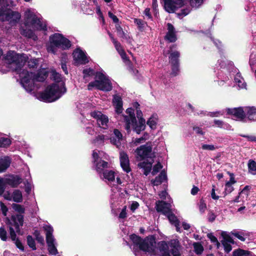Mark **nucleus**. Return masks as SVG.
Masks as SVG:
<instances>
[{"instance_id":"obj_1","label":"nucleus","mask_w":256,"mask_h":256,"mask_svg":"<svg viewBox=\"0 0 256 256\" xmlns=\"http://www.w3.org/2000/svg\"><path fill=\"white\" fill-rule=\"evenodd\" d=\"M48 74V71L44 68L40 69L36 74L23 70L22 72L20 73V83L27 92H32L34 90L35 82H44L47 78Z\"/></svg>"},{"instance_id":"obj_2","label":"nucleus","mask_w":256,"mask_h":256,"mask_svg":"<svg viewBox=\"0 0 256 256\" xmlns=\"http://www.w3.org/2000/svg\"><path fill=\"white\" fill-rule=\"evenodd\" d=\"M66 92V88L64 82L58 84L53 83L48 86L40 94V98L44 102H54Z\"/></svg>"},{"instance_id":"obj_3","label":"nucleus","mask_w":256,"mask_h":256,"mask_svg":"<svg viewBox=\"0 0 256 256\" xmlns=\"http://www.w3.org/2000/svg\"><path fill=\"white\" fill-rule=\"evenodd\" d=\"M158 248L162 256H180L182 246L178 239H172L168 242L162 240L158 244Z\"/></svg>"},{"instance_id":"obj_4","label":"nucleus","mask_w":256,"mask_h":256,"mask_svg":"<svg viewBox=\"0 0 256 256\" xmlns=\"http://www.w3.org/2000/svg\"><path fill=\"white\" fill-rule=\"evenodd\" d=\"M8 2L0 1V20L8 22L12 25L16 24L19 22L21 15L18 12L13 11L8 8L9 6ZM9 2L12 4L14 2V1Z\"/></svg>"},{"instance_id":"obj_5","label":"nucleus","mask_w":256,"mask_h":256,"mask_svg":"<svg viewBox=\"0 0 256 256\" xmlns=\"http://www.w3.org/2000/svg\"><path fill=\"white\" fill-rule=\"evenodd\" d=\"M49 40L50 45L48 48V50L54 54L56 52V48L66 50L69 49L72 46L70 41L59 33H54L50 36Z\"/></svg>"},{"instance_id":"obj_6","label":"nucleus","mask_w":256,"mask_h":256,"mask_svg":"<svg viewBox=\"0 0 256 256\" xmlns=\"http://www.w3.org/2000/svg\"><path fill=\"white\" fill-rule=\"evenodd\" d=\"M96 79L88 85V90H90L95 87L97 90L104 92H108L112 90V85L110 80L102 72H96Z\"/></svg>"},{"instance_id":"obj_7","label":"nucleus","mask_w":256,"mask_h":256,"mask_svg":"<svg viewBox=\"0 0 256 256\" xmlns=\"http://www.w3.org/2000/svg\"><path fill=\"white\" fill-rule=\"evenodd\" d=\"M12 208L15 211L19 212L20 214L12 216L10 219L6 218V224L14 226L17 234L22 235V233L21 232L20 226H22L24 224V216L22 214L25 212V208L23 206L17 204H12Z\"/></svg>"},{"instance_id":"obj_8","label":"nucleus","mask_w":256,"mask_h":256,"mask_svg":"<svg viewBox=\"0 0 256 256\" xmlns=\"http://www.w3.org/2000/svg\"><path fill=\"white\" fill-rule=\"evenodd\" d=\"M176 48V44H172L170 46V50L168 51V54H170L168 60L172 69L170 76H178L180 70V54L178 50H174V49H175Z\"/></svg>"},{"instance_id":"obj_9","label":"nucleus","mask_w":256,"mask_h":256,"mask_svg":"<svg viewBox=\"0 0 256 256\" xmlns=\"http://www.w3.org/2000/svg\"><path fill=\"white\" fill-rule=\"evenodd\" d=\"M24 24L26 26H34L38 30L46 31L47 26L43 24L41 19L30 10H27L24 13Z\"/></svg>"},{"instance_id":"obj_10","label":"nucleus","mask_w":256,"mask_h":256,"mask_svg":"<svg viewBox=\"0 0 256 256\" xmlns=\"http://www.w3.org/2000/svg\"><path fill=\"white\" fill-rule=\"evenodd\" d=\"M4 58L8 64L15 66L16 71L20 70L27 61L24 54H20L13 50H9Z\"/></svg>"},{"instance_id":"obj_11","label":"nucleus","mask_w":256,"mask_h":256,"mask_svg":"<svg viewBox=\"0 0 256 256\" xmlns=\"http://www.w3.org/2000/svg\"><path fill=\"white\" fill-rule=\"evenodd\" d=\"M126 112L129 114L128 117L130 120H131L133 131L135 132L137 134H140L142 131L146 129L145 120L143 118H140L138 122L134 113V110L132 108H127Z\"/></svg>"},{"instance_id":"obj_12","label":"nucleus","mask_w":256,"mask_h":256,"mask_svg":"<svg viewBox=\"0 0 256 256\" xmlns=\"http://www.w3.org/2000/svg\"><path fill=\"white\" fill-rule=\"evenodd\" d=\"M109 164L106 161H101L96 165V172L100 174L101 179H106L109 182H114L115 180L114 172L112 170H104L109 168Z\"/></svg>"},{"instance_id":"obj_13","label":"nucleus","mask_w":256,"mask_h":256,"mask_svg":"<svg viewBox=\"0 0 256 256\" xmlns=\"http://www.w3.org/2000/svg\"><path fill=\"white\" fill-rule=\"evenodd\" d=\"M152 150L151 142H147L145 144L142 145L137 148L135 152L140 156L141 160H144L146 158H151L150 156Z\"/></svg>"},{"instance_id":"obj_14","label":"nucleus","mask_w":256,"mask_h":256,"mask_svg":"<svg viewBox=\"0 0 256 256\" xmlns=\"http://www.w3.org/2000/svg\"><path fill=\"white\" fill-rule=\"evenodd\" d=\"M72 54L74 62L77 64L76 65L85 64L89 62L86 54L80 48H76Z\"/></svg>"},{"instance_id":"obj_15","label":"nucleus","mask_w":256,"mask_h":256,"mask_svg":"<svg viewBox=\"0 0 256 256\" xmlns=\"http://www.w3.org/2000/svg\"><path fill=\"white\" fill-rule=\"evenodd\" d=\"M164 10L168 13H173L185 4V1H164ZM187 4V2H186Z\"/></svg>"},{"instance_id":"obj_16","label":"nucleus","mask_w":256,"mask_h":256,"mask_svg":"<svg viewBox=\"0 0 256 256\" xmlns=\"http://www.w3.org/2000/svg\"><path fill=\"white\" fill-rule=\"evenodd\" d=\"M170 204L164 200H158L156 202L155 208L158 212H161L166 216L172 210Z\"/></svg>"},{"instance_id":"obj_17","label":"nucleus","mask_w":256,"mask_h":256,"mask_svg":"<svg viewBox=\"0 0 256 256\" xmlns=\"http://www.w3.org/2000/svg\"><path fill=\"white\" fill-rule=\"evenodd\" d=\"M120 166L122 170L126 173L130 172L132 170L130 166V160L128 154L124 151L120 153Z\"/></svg>"},{"instance_id":"obj_18","label":"nucleus","mask_w":256,"mask_h":256,"mask_svg":"<svg viewBox=\"0 0 256 256\" xmlns=\"http://www.w3.org/2000/svg\"><path fill=\"white\" fill-rule=\"evenodd\" d=\"M22 179L18 175L10 174L4 180L6 184L10 186L12 188H16L22 182Z\"/></svg>"},{"instance_id":"obj_19","label":"nucleus","mask_w":256,"mask_h":256,"mask_svg":"<svg viewBox=\"0 0 256 256\" xmlns=\"http://www.w3.org/2000/svg\"><path fill=\"white\" fill-rule=\"evenodd\" d=\"M226 112L228 114L234 116L240 120H242L246 118V112L242 107L228 108Z\"/></svg>"},{"instance_id":"obj_20","label":"nucleus","mask_w":256,"mask_h":256,"mask_svg":"<svg viewBox=\"0 0 256 256\" xmlns=\"http://www.w3.org/2000/svg\"><path fill=\"white\" fill-rule=\"evenodd\" d=\"M168 32L164 36V40L169 42H174L177 40L176 32L174 26L170 23H168Z\"/></svg>"},{"instance_id":"obj_21","label":"nucleus","mask_w":256,"mask_h":256,"mask_svg":"<svg viewBox=\"0 0 256 256\" xmlns=\"http://www.w3.org/2000/svg\"><path fill=\"white\" fill-rule=\"evenodd\" d=\"M112 102L114 106L116 112L118 114H122L123 110V102L122 97L118 94H114Z\"/></svg>"},{"instance_id":"obj_22","label":"nucleus","mask_w":256,"mask_h":256,"mask_svg":"<svg viewBox=\"0 0 256 256\" xmlns=\"http://www.w3.org/2000/svg\"><path fill=\"white\" fill-rule=\"evenodd\" d=\"M190 3V7H188L181 10V12L178 14L180 16H186L188 14L192 8H198L203 4L204 1H187Z\"/></svg>"},{"instance_id":"obj_23","label":"nucleus","mask_w":256,"mask_h":256,"mask_svg":"<svg viewBox=\"0 0 256 256\" xmlns=\"http://www.w3.org/2000/svg\"><path fill=\"white\" fill-rule=\"evenodd\" d=\"M12 158L8 156L0 158V173L4 172L10 166Z\"/></svg>"},{"instance_id":"obj_24","label":"nucleus","mask_w":256,"mask_h":256,"mask_svg":"<svg viewBox=\"0 0 256 256\" xmlns=\"http://www.w3.org/2000/svg\"><path fill=\"white\" fill-rule=\"evenodd\" d=\"M246 117L250 120H256V107H247L245 109Z\"/></svg>"},{"instance_id":"obj_25","label":"nucleus","mask_w":256,"mask_h":256,"mask_svg":"<svg viewBox=\"0 0 256 256\" xmlns=\"http://www.w3.org/2000/svg\"><path fill=\"white\" fill-rule=\"evenodd\" d=\"M138 166L140 168L144 169V174L147 176L152 170V162H148V160L144 161L138 163Z\"/></svg>"},{"instance_id":"obj_26","label":"nucleus","mask_w":256,"mask_h":256,"mask_svg":"<svg viewBox=\"0 0 256 256\" xmlns=\"http://www.w3.org/2000/svg\"><path fill=\"white\" fill-rule=\"evenodd\" d=\"M138 248L144 252H152L154 251V248H151L149 246L148 242H146V239H142Z\"/></svg>"},{"instance_id":"obj_27","label":"nucleus","mask_w":256,"mask_h":256,"mask_svg":"<svg viewBox=\"0 0 256 256\" xmlns=\"http://www.w3.org/2000/svg\"><path fill=\"white\" fill-rule=\"evenodd\" d=\"M43 229L46 232V242L55 240L53 236V228L50 225L46 224L43 226Z\"/></svg>"},{"instance_id":"obj_28","label":"nucleus","mask_w":256,"mask_h":256,"mask_svg":"<svg viewBox=\"0 0 256 256\" xmlns=\"http://www.w3.org/2000/svg\"><path fill=\"white\" fill-rule=\"evenodd\" d=\"M116 28L118 36L120 38H122L126 40L128 44L131 42L130 36L124 32L122 28L119 24H116Z\"/></svg>"},{"instance_id":"obj_29","label":"nucleus","mask_w":256,"mask_h":256,"mask_svg":"<svg viewBox=\"0 0 256 256\" xmlns=\"http://www.w3.org/2000/svg\"><path fill=\"white\" fill-rule=\"evenodd\" d=\"M158 115L153 114L148 120L146 124L152 130H155L156 128L158 122Z\"/></svg>"},{"instance_id":"obj_30","label":"nucleus","mask_w":256,"mask_h":256,"mask_svg":"<svg viewBox=\"0 0 256 256\" xmlns=\"http://www.w3.org/2000/svg\"><path fill=\"white\" fill-rule=\"evenodd\" d=\"M54 240H52L46 242L49 254L52 255H56L58 254V250L54 243Z\"/></svg>"},{"instance_id":"obj_31","label":"nucleus","mask_w":256,"mask_h":256,"mask_svg":"<svg viewBox=\"0 0 256 256\" xmlns=\"http://www.w3.org/2000/svg\"><path fill=\"white\" fill-rule=\"evenodd\" d=\"M172 224L174 225L176 227L180 226V220L176 215L172 212V210L166 215Z\"/></svg>"},{"instance_id":"obj_32","label":"nucleus","mask_w":256,"mask_h":256,"mask_svg":"<svg viewBox=\"0 0 256 256\" xmlns=\"http://www.w3.org/2000/svg\"><path fill=\"white\" fill-rule=\"evenodd\" d=\"M20 33L22 36L28 38H32L34 36L36 38L34 32L31 29L22 28L20 29Z\"/></svg>"},{"instance_id":"obj_33","label":"nucleus","mask_w":256,"mask_h":256,"mask_svg":"<svg viewBox=\"0 0 256 256\" xmlns=\"http://www.w3.org/2000/svg\"><path fill=\"white\" fill-rule=\"evenodd\" d=\"M134 22L137 26L138 30L140 32H143L144 30L146 22L144 20L140 18L134 19Z\"/></svg>"},{"instance_id":"obj_34","label":"nucleus","mask_w":256,"mask_h":256,"mask_svg":"<svg viewBox=\"0 0 256 256\" xmlns=\"http://www.w3.org/2000/svg\"><path fill=\"white\" fill-rule=\"evenodd\" d=\"M248 172L252 174H256V162L252 160H250L248 164Z\"/></svg>"},{"instance_id":"obj_35","label":"nucleus","mask_w":256,"mask_h":256,"mask_svg":"<svg viewBox=\"0 0 256 256\" xmlns=\"http://www.w3.org/2000/svg\"><path fill=\"white\" fill-rule=\"evenodd\" d=\"M12 200L16 202H22V192L20 190H15L13 192Z\"/></svg>"},{"instance_id":"obj_36","label":"nucleus","mask_w":256,"mask_h":256,"mask_svg":"<svg viewBox=\"0 0 256 256\" xmlns=\"http://www.w3.org/2000/svg\"><path fill=\"white\" fill-rule=\"evenodd\" d=\"M130 238L134 246H136V247L140 244V242L143 239L139 236L134 234H130Z\"/></svg>"},{"instance_id":"obj_37","label":"nucleus","mask_w":256,"mask_h":256,"mask_svg":"<svg viewBox=\"0 0 256 256\" xmlns=\"http://www.w3.org/2000/svg\"><path fill=\"white\" fill-rule=\"evenodd\" d=\"M12 144L11 140L8 138H0V148H7Z\"/></svg>"},{"instance_id":"obj_38","label":"nucleus","mask_w":256,"mask_h":256,"mask_svg":"<svg viewBox=\"0 0 256 256\" xmlns=\"http://www.w3.org/2000/svg\"><path fill=\"white\" fill-rule=\"evenodd\" d=\"M27 244L32 250H36V248L34 238L32 236L28 235L26 236Z\"/></svg>"},{"instance_id":"obj_39","label":"nucleus","mask_w":256,"mask_h":256,"mask_svg":"<svg viewBox=\"0 0 256 256\" xmlns=\"http://www.w3.org/2000/svg\"><path fill=\"white\" fill-rule=\"evenodd\" d=\"M33 234L35 236L36 240L38 241V243L42 245H44V238L42 236L40 235L39 230H34L33 232Z\"/></svg>"},{"instance_id":"obj_40","label":"nucleus","mask_w":256,"mask_h":256,"mask_svg":"<svg viewBox=\"0 0 256 256\" xmlns=\"http://www.w3.org/2000/svg\"><path fill=\"white\" fill-rule=\"evenodd\" d=\"M194 251L197 254H200L203 252L204 248L200 243L194 242L193 244Z\"/></svg>"},{"instance_id":"obj_41","label":"nucleus","mask_w":256,"mask_h":256,"mask_svg":"<svg viewBox=\"0 0 256 256\" xmlns=\"http://www.w3.org/2000/svg\"><path fill=\"white\" fill-rule=\"evenodd\" d=\"M92 158L93 159L92 162L95 166V170H96V165L99 164L101 161H104L102 159L98 160L100 158L98 154L94 150L92 154Z\"/></svg>"},{"instance_id":"obj_42","label":"nucleus","mask_w":256,"mask_h":256,"mask_svg":"<svg viewBox=\"0 0 256 256\" xmlns=\"http://www.w3.org/2000/svg\"><path fill=\"white\" fill-rule=\"evenodd\" d=\"M221 236L224 238V240H222V241L227 242V243H230L232 244H234L235 243L232 238L230 235L227 234L226 232H222L221 234Z\"/></svg>"},{"instance_id":"obj_43","label":"nucleus","mask_w":256,"mask_h":256,"mask_svg":"<svg viewBox=\"0 0 256 256\" xmlns=\"http://www.w3.org/2000/svg\"><path fill=\"white\" fill-rule=\"evenodd\" d=\"M108 117L103 114L100 118L97 121L98 124L99 125V126L102 125V126H108Z\"/></svg>"},{"instance_id":"obj_44","label":"nucleus","mask_w":256,"mask_h":256,"mask_svg":"<svg viewBox=\"0 0 256 256\" xmlns=\"http://www.w3.org/2000/svg\"><path fill=\"white\" fill-rule=\"evenodd\" d=\"M82 73L84 74V78H86L88 76H96V72H95L92 68H88L84 69L82 71Z\"/></svg>"},{"instance_id":"obj_45","label":"nucleus","mask_w":256,"mask_h":256,"mask_svg":"<svg viewBox=\"0 0 256 256\" xmlns=\"http://www.w3.org/2000/svg\"><path fill=\"white\" fill-rule=\"evenodd\" d=\"M38 64V60L36 58H31L28 60V66L30 68H37Z\"/></svg>"},{"instance_id":"obj_46","label":"nucleus","mask_w":256,"mask_h":256,"mask_svg":"<svg viewBox=\"0 0 256 256\" xmlns=\"http://www.w3.org/2000/svg\"><path fill=\"white\" fill-rule=\"evenodd\" d=\"M124 120L126 122L125 129L128 133H130L131 131L130 126L132 125L131 120H130L128 116H124Z\"/></svg>"},{"instance_id":"obj_47","label":"nucleus","mask_w":256,"mask_h":256,"mask_svg":"<svg viewBox=\"0 0 256 256\" xmlns=\"http://www.w3.org/2000/svg\"><path fill=\"white\" fill-rule=\"evenodd\" d=\"M119 54L124 62H127L128 65L130 64L132 66V62L130 60L129 58L127 56V54L124 50H121V52L120 53H119Z\"/></svg>"},{"instance_id":"obj_48","label":"nucleus","mask_w":256,"mask_h":256,"mask_svg":"<svg viewBox=\"0 0 256 256\" xmlns=\"http://www.w3.org/2000/svg\"><path fill=\"white\" fill-rule=\"evenodd\" d=\"M145 239H146V242H148L149 246H151V248H154L156 243L155 236L154 235H150L147 236Z\"/></svg>"},{"instance_id":"obj_49","label":"nucleus","mask_w":256,"mask_h":256,"mask_svg":"<svg viewBox=\"0 0 256 256\" xmlns=\"http://www.w3.org/2000/svg\"><path fill=\"white\" fill-rule=\"evenodd\" d=\"M248 252L244 250L238 248L232 252V256H246Z\"/></svg>"},{"instance_id":"obj_50","label":"nucleus","mask_w":256,"mask_h":256,"mask_svg":"<svg viewBox=\"0 0 256 256\" xmlns=\"http://www.w3.org/2000/svg\"><path fill=\"white\" fill-rule=\"evenodd\" d=\"M198 208L201 214H203L206 209V204L203 198H201L200 200V202L198 204Z\"/></svg>"},{"instance_id":"obj_51","label":"nucleus","mask_w":256,"mask_h":256,"mask_svg":"<svg viewBox=\"0 0 256 256\" xmlns=\"http://www.w3.org/2000/svg\"><path fill=\"white\" fill-rule=\"evenodd\" d=\"M234 190V188L232 184H229V183H226L224 191V196L231 193Z\"/></svg>"},{"instance_id":"obj_52","label":"nucleus","mask_w":256,"mask_h":256,"mask_svg":"<svg viewBox=\"0 0 256 256\" xmlns=\"http://www.w3.org/2000/svg\"><path fill=\"white\" fill-rule=\"evenodd\" d=\"M162 166L160 162H158L153 167L152 174L153 176L156 174L161 168H162Z\"/></svg>"},{"instance_id":"obj_53","label":"nucleus","mask_w":256,"mask_h":256,"mask_svg":"<svg viewBox=\"0 0 256 256\" xmlns=\"http://www.w3.org/2000/svg\"><path fill=\"white\" fill-rule=\"evenodd\" d=\"M10 226L9 227V232L10 234V238L12 240V241L14 242L15 240L17 239L16 238V232L17 233L16 231L15 232L12 226V225L10 224Z\"/></svg>"},{"instance_id":"obj_54","label":"nucleus","mask_w":256,"mask_h":256,"mask_svg":"<svg viewBox=\"0 0 256 256\" xmlns=\"http://www.w3.org/2000/svg\"><path fill=\"white\" fill-rule=\"evenodd\" d=\"M231 234L232 236H234L242 242H244L246 240V238L243 236L244 235V233L242 232H238L234 231L232 232Z\"/></svg>"},{"instance_id":"obj_55","label":"nucleus","mask_w":256,"mask_h":256,"mask_svg":"<svg viewBox=\"0 0 256 256\" xmlns=\"http://www.w3.org/2000/svg\"><path fill=\"white\" fill-rule=\"evenodd\" d=\"M0 238L2 241H6L8 239L7 232L3 227L0 228Z\"/></svg>"},{"instance_id":"obj_56","label":"nucleus","mask_w":256,"mask_h":256,"mask_svg":"<svg viewBox=\"0 0 256 256\" xmlns=\"http://www.w3.org/2000/svg\"><path fill=\"white\" fill-rule=\"evenodd\" d=\"M221 242L224 247V252L227 254L229 253L232 250V246L230 244L227 243V242L222 240L221 241Z\"/></svg>"},{"instance_id":"obj_57","label":"nucleus","mask_w":256,"mask_h":256,"mask_svg":"<svg viewBox=\"0 0 256 256\" xmlns=\"http://www.w3.org/2000/svg\"><path fill=\"white\" fill-rule=\"evenodd\" d=\"M103 114H104L99 111H94L90 113L91 116L96 119L97 121L102 118Z\"/></svg>"},{"instance_id":"obj_58","label":"nucleus","mask_w":256,"mask_h":256,"mask_svg":"<svg viewBox=\"0 0 256 256\" xmlns=\"http://www.w3.org/2000/svg\"><path fill=\"white\" fill-rule=\"evenodd\" d=\"M202 148L204 150H214L217 148L214 144H202Z\"/></svg>"},{"instance_id":"obj_59","label":"nucleus","mask_w":256,"mask_h":256,"mask_svg":"<svg viewBox=\"0 0 256 256\" xmlns=\"http://www.w3.org/2000/svg\"><path fill=\"white\" fill-rule=\"evenodd\" d=\"M0 209L2 212V214L4 216H6L7 215V212L8 211V208L7 206L4 204V202H0Z\"/></svg>"},{"instance_id":"obj_60","label":"nucleus","mask_w":256,"mask_h":256,"mask_svg":"<svg viewBox=\"0 0 256 256\" xmlns=\"http://www.w3.org/2000/svg\"><path fill=\"white\" fill-rule=\"evenodd\" d=\"M127 216V213H126V206H124L121 212H120V214H119V216H118V218H122V219H124V218H126Z\"/></svg>"},{"instance_id":"obj_61","label":"nucleus","mask_w":256,"mask_h":256,"mask_svg":"<svg viewBox=\"0 0 256 256\" xmlns=\"http://www.w3.org/2000/svg\"><path fill=\"white\" fill-rule=\"evenodd\" d=\"M240 136L242 137L247 138L250 142H256V136H248L244 134H240Z\"/></svg>"},{"instance_id":"obj_62","label":"nucleus","mask_w":256,"mask_h":256,"mask_svg":"<svg viewBox=\"0 0 256 256\" xmlns=\"http://www.w3.org/2000/svg\"><path fill=\"white\" fill-rule=\"evenodd\" d=\"M14 244L16 246L19 248L20 250H21L22 251H24V246L22 244V242L20 241V240L17 238V239L16 240H15L14 241Z\"/></svg>"},{"instance_id":"obj_63","label":"nucleus","mask_w":256,"mask_h":256,"mask_svg":"<svg viewBox=\"0 0 256 256\" xmlns=\"http://www.w3.org/2000/svg\"><path fill=\"white\" fill-rule=\"evenodd\" d=\"M228 174L230 176V180L228 181H227L226 183H229V184H232L236 183V181L234 179V174L233 173H232L230 172H227Z\"/></svg>"},{"instance_id":"obj_64","label":"nucleus","mask_w":256,"mask_h":256,"mask_svg":"<svg viewBox=\"0 0 256 256\" xmlns=\"http://www.w3.org/2000/svg\"><path fill=\"white\" fill-rule=\"evenodd\" d=\"M104 137L105 136L104 134L98 135L94 140V142H104Z\"/></svg>"}]
</instances>
